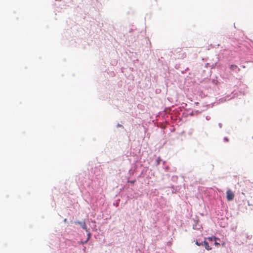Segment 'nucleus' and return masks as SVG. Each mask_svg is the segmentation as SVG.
<instances>
[{
	"label": "nucleus",
	"mask_w": 253,
	"mask_h": 253,
	"mask_svg": "<svg viewBox=\"0 0 253 253\" xmlns=\"http://www.w3.org/2000/svg\"><path fill=\"white\" fill-rule=\"evenodd\" d=\"M195 243L198 246H202L203 245V242L199 243V242H198V241H196Z\"/></svg>",
	"instance_id": "obj_4"
},
{
	"label": "nucleus",
	"mask_w": 253,
	"mask_h": 253,
	"mask_svg": "<svg viewBox=\"0 0 253 253\" xmlns=\"http://www.w3.org/2000/svg\"><path fill=\"white\" fill-rule=\"evenodd\" d=\"M89 237H90V234H88V238H87V240L86 241V242L87 241V240L89 239Z\"/></svg>",
	"instance_id": "obj_8"
},
{
	"label": "nucleus",
	"mask_w": 253,
	"mask_h": 253,
	"mask_svg": "<svg viewBox=\"0 0 253 253\" xmlns=\"http://www.w3.org/2000/svg\"><path fill=\"white\" fill-rule=\"evenodd\" d=\"M203 245H204L206 249H207V250L209 251L211 249V248L209 246V244L207 241H204L203 242Z\"/></svg>",
	"instance_id": "obj_2"
},
{
	"label": "nucleus",
	"mask_w": 253,
	"mask_h": 253,
	"mask_svg": "<svg viewBox=\"0 0 253 253\" xmlns=\"http://www.w3.org/2000/svg\"><path fill=\"white\" fill-rule=\"evenodd\" d=\"M209 240V241H212V237H210L208 238Z\"/></svg>",
	"instance_id": "obj_7"
},
{
	"label": "nucleus",
	"mask_w": 253,
	"mask_h": 253,
	"mask_svg": "<svg viewBox=\"0 0 253 253\" xmlns=\"http://www.w3.org/2000/svg\"><path fill=\"white\" fill-rule=\"evenodd\" d=\"M214 244H215V245H219V244H218V243H217V242H215V243H214Z\"/></svg>",
	"instance_id": "obj_12"
},
{
	"label": "nucleus",
	"mask_w": 253,
	"mask_h": 253,
	"mask_svg": "<svg viewBox=\"0 0 253 253\" xmlns=\"http://www.w3.org/2000/svg\"><path fill=\"white\" fill-rule=\"evenodd\" d=\"M242 193L243 195H245V193L244 192H242Z\"/></svg>",
	"instance_id": "obj_10"
},
{
	"label": "nucleus",
	"mask_w": 253,
	"mask_h": 253,
	"mask_svg": "<svg viewBox=\"0 0 253 253\" xmlns=\"http://www.w3.org/2000/svg\"><path fill=\"white\" fill-rule=\"evenodd\" d=\"M135 180H131V181H129L128 182L131 184H133L134 182H135Z\"/></svg>",
	"instance_id": "obj_6"
},
{
	"label": "nucleus",
	"mask_w": 253,
	"mask_h": 253,
	"mask_svg": "<svg viewBox=\"0 0 253 253\" xmlns=\"http://www.w3.org/2000/svg\"><path fill=\"white\" fill-rule=\"evenodd\" d=\"M82 227H83L84 229H86V225H85V223H84V224H83V225H82Z\"/></svg>",
	"instance_id": "obj_5"
},
{
	"label": "nucleus",
	"mask_w": 253,
	"mask_h": 253,
	"mask_svg": "<svg viewBox=\"0 0 253 253\" xmlns=\"http://www.w3.org/2000/svg\"><path fill=\"white\" fill-rule=\"evenodd\" d=\"M224 139H225L226 141H228V138H226V137H225V138H224Z\"/></svg>",
	"instance_id": "obj_9"
},
{
	"label": "nucleus",
	"mask_w": 253,
	"mask_h": 253,
	"mask_svg": "<svg viewBox=\"0 0 253 253\" xmlns=\"http://www.w3.org/2000/svg\"><path fill=\"white\" fill-rule=\"evenodd\" d=\"M237 68H238L237 66H236L235 65H232L230 67V69L232 70H234Z\"/></svg>",
	"instance_id": "obj_3"
},
{
	"label": "nucleus",
	"mask_w": 253,
	"mask_h": 253,
	"mask_svg": "<svg viewBox=\"0 0 253 253\" xmlns=\"http://www.w3.org/2000/svg\"><path fill=\"white\" fill-rule=\"evenodd\" d=\"M118 126L121 127V126H122L121 125H119H119H118Z\"/></svg>",
	"instance_id": "obj_11"
},
{
	"label": "nucleus",
	"mask_w": 253,
	"mask_h": 253,
	"mask_svg": "<svg viewBox=\"0 0 253 253\" xmlns=\"http://www.w3.org/2000/svg\"><path fill=\"white\" fill-rule=\"evenodd\" d=\"M78 223L79 224H82L80 222H78Z\"/></svg>",
	"instance_id": "obj_13"
},
{
	"label": "nucleus",
	"mask_w": 253,
	"mask_h": 253,
	"mask_svg": "<svg viewBox=\"0 0 253 253\" xmlns=\"http://www.w3.org/2000/svg\"><path fill=\"white\" fill-rule=\"evenodd\" d=\"M226 198L229 201H232L234 198V194L230 189H228L226 192Z\"/></svg>",
	"instance_id": "obj_1"
}]
</instances>
